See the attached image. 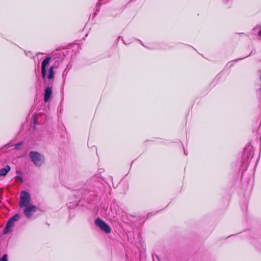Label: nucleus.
Wrapping results in <instances>:
<instances>
[{"mask_svg": "<svg viewBox=\"0 0 261 261\" xmlns=\"http://www.w3.org/2000/svg\"><path fill=\"white\" fill-rule=\"evenodd\" d=\"M29 156L35 166L39 167L42 164L44 158L39 152L32 151L29 153Z\"/></svg>", "mask_w": 261, "mask_h": 261, "instance_id": "obj_1", "label": "nucleus"}, {"mask_svg": "<svg viewBox=\"0 0 261 261\" xmlns=\"http://www.w3.org/2000/svg\"><path fill=\"white\" fill-rule=\"evenodd\" d=\"M31 201L30 194L25 191H22L20 192L19 196V205L20 207H23L28 205Z\"/></svg>", "mask_w": 261, "mask_h": 261, "instance_id": "obj_2", "label": "nucleus"}, {"mask_svg": "<svg viewBox=\"0 0 261 261\" xmlns=\"http://www.w3.org/2000/svg\"><path fill=\"white\" fill-rule=\"evenodd\" d=\"M253 150L251 146L246 147L242 154V160L244 163H247L248 162L251 160L253 156Z\"/></svg>", "mask_w": 261, "mask_h": 261, "instance_id": "obj_3", "label": "nucleus"}, {"mask_svg": "<svg viewBox=\"0 0 261 261\" xmlns=\"http://www.w3.org/2000/svg\"><path fill=\"white\" fill-rule=\"evenodd\" d=\"M20 218L19 214H16L11 217L7 222L6 226L3 229V233L7 234L11 231L12 228L14 226V222L18 221Z\"/></svg>", "mask_w": 261, "mask_h": 261, "instance_id": "obj_4", "label": "nucleus"}, {"mask_svg": "<svg viewBox=\"0 0 261 261\" xmlns=\"http://www.w3.org/2000/svg\"><path fill=\"white\" fill-rule=\"evenodd\" d=\"M95 224L106 233H109L111 232L110 226L101 219L99 218H97L95 220Z\"/></svg>", "mask_w": 261, "mask_h": 261, "instance_id": "obj_5", "label": "nucleus"}, {"mask_svg": "<svg viewBox=\"0 0 261 261\" xmlns=\"http://www.w3.org/2000/svg\"><path fill=\"white\" fill-rule=\"evenodd\" d=\"M24 207L23 214L27 218L30 219L36 212L37 207L32 204L25 206Z\"/></svg>", "mask_w": 261, "mask_h": 261, "instance_id": "obj_6", "label": "nucleus"}, {"mask_svg": "<svg viewBox=\"0 0 261 261\" xmlns=\"http://www.w3.org/2000/svg\"><path fill=\"white\" fill-rule=\"evenodd\" d=\"M51 57H47L42 62L41 64V73L43 79L45 78L46 75V67L48 66Z\"/></svg>", "mask_w": 261, "mask_h": 261, "instance_id": "obj_7", "label": "nucleus"}, {"mask_svg": "<svg viewBox=\"0 0 261 261\" xmlns=\"http://www.w3.org/2000/svg\"><path fill=\"white\" fill-rule=\"evenodd\" d=\"M53 90L51 87L48 86L44 90V100L45 102L48 101L52 95Z\"/></svg>", "mask_w": 261, "mask_h": 261, "instance_id": "obj_8", "label": "nucleus"}, {"mask_svg": "<svg viewBox=\"0 0 261 261\" xmlns=\"http://www.w3.org/2000/svg\"><path fill=\"white\" fill-rule=\"evenodd\" d=\"M56 67V64L50 66L48 69L47 74L46 73V78L48 80H51L54 77L55 72L54 69Z\"/></svg>", "mask_w": 261, "mask_h": 261, "instance_id": "obj_9", "label": "nucleus"}, {"mask_svg": "<svg viewBox=\"0 0 261 261\" xmlns=\"http://www.w3.org/2000/svg\"><path fill=\"white\" fill-rule=\"evenodd\" d=\"M10 167L9 165H6L4 168H2L0 170V176H6L8 172L10 170Z\"/></svg>", "mask_w": 261, "mask_h": 261, "instance_id": "obj_10", "label": "nucleus"}, {"mask_svg": "<svg viewBox=\"0 0 261 261\" xmlns=\"http://www.w3.org/2000/svg\"><path fill=\"white\" fill-rule=\"evenodd\" d=\"M22 146V142H20L15 145V148L16 150H19L21 149Z\"/></svg>", "mask_w": 261, "mask_h": 261, "instance_id": "obj_11", "label": "nucleus"}, {"mask_svg": "<svg viewBox=\"0 0 261 261\" xmlns=\"http://www.w3.org/2000/svg\"><path fill=\"white\" fill-rule=\"evenodd\" d=\"M8 255L7 254H4L3 256L0 258V261H8Z\"/></svg>", "mask_w": 261, "mask_h": 261, "instance_id": "obj_12", "label": "nucleus"}, {"mask_svg": "<svg viewBox=\"0 0 261 261\" xmlns=\"http://www.w3.org/2000/svg\"><path fill=\"white\" fill-rule=\"evenodd\" d=\"M258 35L259 37H261V29L258 32Z\"/></svg>", "mask_w": 261, "mask_h": 261, "instance_id": "obj_13", "label": "nucleus"}, {"mask_svg": "<svg viewBox=\"0 0 261 261\" xmlns=\"http://www.w3.org/2000/svg\"><path fill=\"white\" fill-rule=\"evenodd\" d=\"M59 56H60V58H61V57H62V55H58V56H57V58H58Z\"/></svg>", "mask_w": 261, "mask_h": 261, "instance_id": "obj_14", "label": "nucleus"}, {"mask_svg": "<svg viewBox=\"0 0 261 261\" xmlns=\"http://www.w3.org/2000/svg\"><path fill=\"white\" fill-rule=\"evenodd\" d=\"M35 121H36V118L35 117L34 119V123H35Z\"/></svg>", "mask_w": 261, "mask_h": 261, "instance_id": "obj_15", "label": "nucleus"}, {"mask_svg": "<svg viewBox=\"0 0 261 261\" xmlns=\"http://www.w3.org/2000/svg\"><path fill=\"white\" fill-rule=\"evenodd\" d=\"M184 153H185V155H187V153H186L185 150H184Z\"/></svg>", "mask_w": 261, "mask_h": 261, "instance_id": "obj_16", "label": "nucleus"}]
</instances>
